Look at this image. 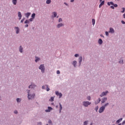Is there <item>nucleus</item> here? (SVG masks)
Wrapping results in <instances>:
<instances>
[{"mask_svg":"<svg viewBox=\"0 0 125 125\" xmlns=\"http://www.w3.org/2000/svg\"><path fill=\"white\" fill-rule=\"evenodd\" d=\"M28 93V99H33V98H35V93H32V92H30V90H27Z\"/></svg>","mask_w":125,"mask_h":125,"instance_id":"nucleus-1","label":"nucleus"},{"mask_svg":"<svg viewBox=\"0 0 125 125\" xmlns=\"http://www.w3.org/2000/svg\"><path fill=\"white\" fill-rule=\"evenodd\" d=\"M90 104H91V103L88 101L83 102V105L84 106V107H88L89 105H90Z\"/></svg>","mask_w":125,"mask_h":125,"instance_id":"nucleus-2","label":"nucleus"},{"mask_svg":"<svg viewBox=\"0 0 125 125\" xmlns=\"http://www.w3.org/2000/svg\"><path fill=\"white\" fill-rule=\"evenodd\" d=\"M39 69L40 70H41V72H42V73H44V65L43 64H41L40 65V66H39Z\"/></svg>","mask_w":125,"mask_h":125,"instance_id":"nucleus-3","label":"nucleus"},{"mask_svg":"<svg viewBox=\"0 0 125 125\" xmlns=\"http://www.w3.org/2000/svg\"><path fill=\"white\" fill-rule=\"evenodd\" d=\"M104 110H105V107L103 106L100 108L99 112L100 113H103V112L104 111Z\"/></svg>","mask_w":125,"mask_h":125,"instance_id":"nucleus-4","label":"nucleus"},{"mask_svg":"<svg viewBox=\"0 0 125 125\" xmlns=\"http://www.w3.org/2000/svg\"><path fill=\"white\" fill-rule=\"evenodd\" d=\"M56 94L57 96H59V98H61V97H62V93H59L58 91H56Z\"/></svg>","mask_w":125,"mask_h":125,"instance_id":"nucleus-5","label":"nucleus"},{"mask_svg":"<svg viewBox=\"0 0 125 125\" xmlns=\"http://www.w3.org/2000/svg\"><path fill=\"white\" fill-rule=\"evenodd\" d=\"M108 91H106L105 92H104L100 95L101 97H103V96H105L108 93Z\"/></svg>","mask_w":125,"mask_h":125,"instance_id":"nucleus-6","label":"nucleus"},{"mask_svg":"<svg viewBox=\"0 0 125 125\" xmlns=\"http://www.w3.org/2000/svg\"><path fill=\"white\" fill-rule=\"evenodd\" d=\"M104 3H105V1L103 0V1H101V2L99 6V8H101V7L102 6V5H104Z\"/></svg>","mask_w":125,"mask_h":125,"instance_id":"nucleus-7","label":"nucleus"},{"mask_svg":"<svg viewBox=\"0 0 125 125\" xmlns=\"http://www.w3.org/2000/svg\"><path fill=\"white\" fill-rule=\"evenodd\" d=\"M106 101H107V98H104L102 100V103H105V102H106Z\"/></svg>","mask_w":125,"mask_h":125,"instance_id":"nucleus-8","label":"nucleus"},{"mask_svg":"<svg viewBox=\"0 0 125 125\" xmlns=\"http://www.w3.org/2000/svg\"><path fill=\"white\" fill-rule=\"evenodd\" d=\"M82 61H83V57H80L79 58V64L80 65H81V63H82Z\"/></svg>","mask_w":125,"mask_h":125,"instance_id":"nucleus-9","label":"nucleus"},{"mask_svg":"<svg viewBox=\"0 0 125 125\" xmlns=\"http://www.w3.org/2000/svg\"><path fill=\"white\" fill-rule=\"evenodd\" d=\"M15 29H16V34H19L20 30L19 27H15Z\"/></svg>","mask_w":125,"mask_h":125,"instance_id":"nucleus-10","label":"nucleus"},{"mask_svg":"<svg viewBox=\"0 0 125 125\" xmlns=\"http://www.w3.org/2000/svg\"><path fill=\"white\" fill-rule=\"evenodd\" d=\"M18 17H19V20H21V17H22V15H21V12H18Z\"/></svg>","mask_w":125,"mask_h":125,"instance_id":"nucleus-11","label":"nucleus"},{"mask_svg":"<svg viewBox=\"0 0 125 125\" xmlns=\"http://www.w3.org/2000/svg\"><path fill=\"white\" fill-rule=\"evenodd\" d=\"M114 32H115V31L114 30V29H113V28H112V27H110L109 28V33H114Z\"/></svg>","mask_w":125,"mask_h":125,"instance_id":"nucleus-12","label":"nucleus"},{"mask_svg":"<svg viewBox=\"0 0 125 125\" xmlns=\"http://www.w3.org/2000/svg\"><path fill=\"white\" fill-rule=\"evenodd\" d=\"M35 87H36V85L34 84H31L29 86V88H35Z\"/></svg>","mask_w":125,"mask_h":125,"instance_id":"nucleus-13","label":"nucleus"},{"mask_svg":"<svg viewBox=\"0 0 125 125\" xmlns=\"http://www.w3.org/2000/svg\"><path fill=\"white\" fill-rule=\"evenodd\" d=\"M12 3H13L14 5H16V4L17 3V0H12Z\"/></svg>","mask_w":125,"mask_h":125,"instance_id":"nucleus-14","label":"nucleus"},{"mask_svg":"<svg viewBox=\"0 0 125 125\" xmlns=\"http://www.w3.org/2000/svg\"><path fill=\"white\" fill-rule=\"evenodd\" d=\"M25 17H27V18H29V17L30 16V15H31V13H27L25 14Z\"/></svg>","mask_w":125,"mask_h":125,"instance_id":"nucleus-15","label":"nucleus"},{"mask_svg":"<svg viewBox=\"0 0 125 125\" xmlns=\"http://www.w3.org/2000/svg\"><path fill=\"white\" fill-rule=\"evenodd\" d=\"M98 42H99V44H102V43H103V41H102V39H100L99 40Z\"/></svg>","mask_w":125,"mask_h":125,"instance_id":"nucleus-16","label":"nucleus"},{"mask_svg":"<svg viewBox=\"0 0 125 125\" xmlns=\"http://www.w3.org/2000/svg\"><path fill=\"white\" fill-rule=\"evenodd\" d=\"M51 110H52V108H51V107H48V109L46 110L45 111L46 112H50V111H51Z\"/></svg>","mask_w":125,"mask_h":125,"instance_id":"nucleus-17","label":"nucleus"},{"mask_svg":"<svg viewBox=\"0 0 125 125\" xmlns=\"http://www.w3.org/2000/svg\"><path fill=\"white\" fill-rule=\"evenodd\" d=\"M122 121H123V118H120V119H119L118 120H117L116 121V123L117 124H120V122H122Z\"/></svg>","mask_w":125,"mask_h":125,"instance_id":"nucleus-18","label":"nucleus"},{"mask_svg":"<svg viewBox=\"0 0 125 125\" xmlns=\"http://www.w3.org/2000/svg\"><path fill=\"white\" fill-rule=\"evenodd\" d=\"M19 50H20V52H21V53L23 52V48L22 47V46H20Z\"/></svg>","mask_w":125,"mask_h":125,"instance_id":"nucleus-19","label":"nucleus"},{"mask_svg":"<svg viewBox=\"0 0 125 125\" xmlns=\"http://www.w3.org/2000/svg\"><path fill=\"white\" fill-rule=\"evenodd\" d=\"M63 25V24L62 23H59L57 25V28H60V27H62Z\"/></svg>","mask_w":125,"mask_h":125,"instance_id":"nucleus-20","label":"nucleus"},{"mask_svg":"<svg viewBox=\"0 0 125 125\" xmlns=\"http://www.w3.org/2000/svg\"><path fill=\"white\" fill-rule=\"evenodd\" d=\"M45 86L46 87L47 91H49V90H50V89L48 87V85H45Z\"/></svg>","mask_w":125,"mask_h":125,"instance_id":"nucleus-21","label":"nucleus"},{"mask_svg":"<svg viewBox=\"0 0 125 125\" xmlns=\"http://www.w3.org/2000/svg\"><path fill=\"white\" fill-rule=\"evenodd\" d=\"M111 4L112 5H114V3L113 2H107V5H108L110 6V5H111Z\"/></svg>","mask_w":125,"mask_h":125,"instance_id":"nucleus-22","label":"nucleus"},{"mask_svg":"<svg viewBox=\"0 0 125 125\" xmlns=\"http://www.w3.org/2000/svg\"><path fill=\"white\" fill-rule=\"evenodd\" d=\"M60 104V113H61V110H62V105L61 104Z\"/></svg>","mask_w":125,"mask_h":125,"instance_id":"nucleus-23","label":"nucleus"},{"mask_svg":"<svg viewBox=\"0 0 125 125\" xmlns=\"http://www.w3.org/2000/svg\"><path fill=\"white\" fill-rule=\"evenodd\" d=\"M51 2V0H47L46 3L47 4H49Z\"/></svg>","mask_w":125,"mask_h":125,"instance_id":"nucleus-24","label":"nucleus"},{"mask_svg":"<svg viewBox=\"0 0 125 125\" xmlns=\"http://www.w3.org/2000/svg\"><path fill=\"white\" fill-rule=\"evenodd\" d=\"M53 14L54 15L53 17H56V16H57V13L55 12H53Z\"/></svg>","mask_w":125,"mask_h":125,"instance_id":"nucleus-25","label":"nucleus"},{"mask_svg":"<svg viewBox=\"0 0 125 125\" xmlns=\"http://www.w3.org/2000/svg\"><path fill=\"white\" fill-rule=\"evenodd\" d=\"M35 17H36V14L35 13L32 14L31 17L33 18V19H34Z\"/></svg>","mask_w":125,"mask_h":125,"instance_id":"nucleus-26","label":"nucleus"},{"mask_svg":"<svg viewBox=\"0 0 125 125\" xmlns=\"http://www.w3.org/2000/svg\"><path fill=\"white\" fill-rule=\"evenodd\" d=\"M108 105H109V103H106L105 104L104 106H103V107H104V109L106 107H107V106H108Z\"/></svg>","mask_w":125,"mask_h":125,"instance_id":"nucleus-27","label":"nucleus"},{"mask_svg":"<svg viewBox=\"0 0 125 125\" xmlns=\"http://www.w3.org/2000/svg\"><path fill=\"white\" fill-rule=\"evenodd\" d=\"M92 24H93V25L95 24V20L94 19H92Z\"/></svg>","mask_w":125,"mask_h":125,"instance_id":"nucleus-28","label":"nucleus"},{"mask_svg":"<svg viewBox=\"0 0 125 125\" xmlns=\"http://www.w3.org/2000/svg\"><path fill=\"white\" fill-rule=\"evenodd\" d=\"M73 65H74V67H76V65H77V61L73 62Z\"/></svg>","mask_w":125,"mask_h":125,"instance_id":"nucleus-29","label":"nucleus"},{"mask_svg":"<svg viewBox=\"0 0 125 125\" xmlns=\"http://www.w3.org/2000/svg\"><path fill=\"white\" fill-rule=\"evenodd\" d=\"M50 101H51V102L54 101V97H51Z\"/></svg>","mask_w":125,"mask_h":125,"instance_id":"nucleus-30","label":"nucleus"},{"mask_svg":"<svg viewBox=\"0 0 125 125\" xmlns=\"http://www.w3.org/2000/svg\"><path fill=\"white\" fill-rule=\"evenodd\" d=\"M25 24H28V23H30V21H28L27 20H26L25 21H24Z\"/></svg>","mask_w":125,"mask_h":125,"instance_id":"nucleus-31","label":"nucleus"},{"mask_svg":"<svg viewBox=\"0 0 125 125\" xmlns=\"http://www.w3.org/2000/svg\"><path fill=\"white\" fill-rule=\"evenodd\" d=\"M98 100H99V101L98 102H95L96 104H97L98 103H99L100 102V101H101V100L100 99V98H99Z\"/></svg>","mask_w":125,"mask_h":125,"instance_id":"nucleus-32","label":"nucleus"},{"mask_svg":"<svg viewBox=\"0 0 125 125\" xmlns=\"http://www.w3.org/2000/svg\"><path fill=\"white\" fill-rule=\"evenodd\" d=\"M39 61H40V58H36V60H35V62H37Z\"/></svg>","mask_w":125,"mask_h":125,"instance_id":"nucleus-33","label":"nucleus"},{"mask_svg":"<svg viewBox=\"0 0 125 125\" xmlns=\"http://www.w3.org/2000/svg\"><path fill=\"white\" fill-rule=\"evenodd\" d=\"M87 123H88V121H85V122H84L83 125H87Z\"/></svg>","mask_w":125,"mask_h":125,"instance_id":"nucleus-34","label":"nucleus"},{"mask_svg":"<svg viewBox=\"0 0 125 125\" xmlns=\"http://www.w3.org/2000/svg\"><path fill=\"white\" fill-rule=\"evenodd\" d=\"M17 102H20V101H21V99H20L19 98H17Z\"/></svg>","mask_w":125,"mask_h":125,"instance_id":"nucleus-35","label":"nucleus"},{"mask_svg":"<svg viewBox=\"0 0 125 125\" xmlns=\"http://www.w3.org/2000/svg\"><path fill=\"white\" fill-rule=\"evenodd\" d=\"M122 9H123V11H122L121 12L122 13H124L125 12V8H123Z\"/></svg>","mask_w":125,"mask_h":125,"instance_id":"nucleus-36","label":"nucleus"},{"mask_svg":"<svg viewBox=\"0 0 125 125\" xmlns=\"http://www.w3.org/2000/svg\"><path fill=\"white\" fill-rule=\"evenodd\" d=\"M87 100L90 101V99H91L90 96L87 97Z\"/></svg>","mask_w":125,"mask_h":125,"instance_id":"nucleus-37","label":"nucleus"},{"mask_svg":"<svg viewBox=\"0 0 125 125\" xmlns=\"http://www.w3.org/2000/svg\"><path fill=\"white\" fill-rule=\"evenodd\" d=\"M113 5H114V7H118V4H113Z\"/></svg>","mask_w":125,"mask_h":125,"instance_id":"nucleus-38","label":"nucleus"},{"mask_svg":"<svg viewBox=\"0 0 125 125\" xmlns=\"http://www.w3.org/2000/svg\"><path fill=\"white\" fill-rule=\"evenodd\" d=\"M25 20V19H23L22 20H21V23H23V22H24V21Z\"/></svg>","mask_w":125,"mask_h":125,"instance_id":"nucleus-39","label":"nucleus"},{"mask_svg":"<svg viewBox=\"0 0 125 125\" xmlns=\"http://www.w3.org/2000/svg\"><path fill=\"white\" fill-rule=\"evenodd\" d=\"M105 35H106V36H108L109 35V33H108V32L106 31L105 32Z\"/></svg>","mask_w":125,"mask_h":125,"instance_id":"nucleus-40","label":"nucleus"},{"mask_svg":"<svg viewBox=\"0 0 125 125\" xmlns=\"http://www.w3.org/2000/svg\"><path fill=\"white\" fill-rule=\"evenodd\" d=\"M57 74H58V75H59V74H60V71L59 70L57 71Z\"/></svg>","mask_w":125,"mask_h":125,"instance_id":"nucleus-41","label":"nucleus"},{"mask_svg":"<svg viewBox=\"0 0 125 125\" xmlns=\"http://www.w3.org/2000/svg\"><path fill=\"white\" fill-rule=\"evenodd\" d=\"M59 22H62V19L61 18L59 19Z\"/></svg>","mask_w":125,"mask_h":125,"instance_id":"nucleus-42","label":"nucleus"},{"mask_svg":"<svg viewBox=\"0 0 125 125\" xmlns=\"http://www.w3.org/2000/svg\"><path fill=\"white\" fill-rule=\"evenodd\" d=\"M79 57V54H76L75 55V57Z\"/></svg>","mask_w":125,"mask_h":125,"instance_id":"nucleus-43","label":"nucleus"},{"mask_svg":"<svg viewBox=\"0 0 125 125\" xmlns=\"http://www.w3.org/2000/svg\"><path fill=\"white\" fill-rule=\"evenodd\" d=\"M34 19H33V18H30V19H29V21H30V22H32V21H33V20Z\"/></svg>","mask_w":125,"mask_h":125,"instance_id":"nucleus-44","label":"nucleus"},{"mask_svg":"<svg viewBox=\"0 0 125 125\" xmlns=\"http://www.w3.org/2000/svg\"><path fill=\"white\" fill-rule=\"evenodd\" d=\"M121 23H122V24H125V22L124 21H122Z\"/></svg>","mask_w":125,"mask_h":125,"instance_id":"nucleus-45","label":"nucleus"},{"mask_svg":"<svg viewBox=\"0 0 125 125\" xmlns=\"http://www.w3.org/2000/svg\"><path fill=\"white\" fill-rule=\"evenodd\" d=\"M14 113H15V114H18V112L17 111V110H15L14 111Z\"/></svg>","mask_w":125,"mask_h":125,"instance_id":"nucleus-46","label":"nucleus"},{"mask_svg":"<svg viewBox=\"0 0 125 125\" xmlns=\"http://www.w3.org/2000/svg\"><path fill=\"white\" fill-rule=\"evenodd\" d=\"M119 63H124V60L119 61Z\"/></svg>","mask_w":125,"mask_h":125,"instance_id":"nucleus-47","label":"nucleus"},{"mask_svg":"<svg viewBox=\"0 0 125 125\" xmlns=\"http://www.w3.org/2000/svg\"><path fill=\"white\" fill-rule=\"evenodd\" d=\"M49 124H51V125L52 124V122L51 120H49Z\"/></svg>","mask_w":125,"mask_h":125,"instance_id":"nucleus-48","label":"nucleus"},{"mask_svg":"<svg viewBox=\"0 0 125 125\" xmlns=\"http://www.w3.org/2000/svg\"><path fill=\"white\" fill-rule=\"evenodd\" d=\"M111 8H112V9H114L115 8V7H114V6H111Z\"/></svg>","mask_w":125,"mask_h":125,"instance_id":"nucleus-49","label":"nucleus"},{"mask_svg":"<svg viewBox=\"0 0 125 125\" xmlns=\"http://www.w3.org/2000/svg\"><path fill=\"white\" fill-rule=\"evenodd\" d=\"M45 88V86H42V89H44Z\"/></svg>","mask_w":125,"mask_h":125,"instance_id":"nucleus-50","label":"nucleus"},{"mask_svg":"<svg viewBox=\"0 0 125 125\" xmlns=\"http://www.w3.org/2000/svg\"><path fill=\"white\" fill-rule=\"evenodd\" d=\"M28 24H26L25 25V28H27V27H28Z\"/></svg>","mask_w":125,"mask_h":125,"instance_id":"nucleus-51","label":"nucleus"},{"mask_svg":"<svg viewBox=\"0 0 125 125\" xmlns=\"http://www.w3.org/2000/svg\"><path fill=\"white\" fill-rule=\"evenodd\" d=\"M125 121H123L122 123V125H125Z\"/></svg>","mask_w":125,"mask_h":125,"instance_id":"nucleus-52","label":"nucleus"},{"mask_svg":"<svg viewBox=\"0 0 125 125\" xmlns=\"http://www.w3.org/2000/svg\"><path fill=\"white\" fill-rule=\"evenodd\" d=\"M74 0H70L71 2H74Z\"/></svg>","mask_w":125,"mask_h":125,"instance_id":"nucleus-53","label":"nucleus"},{"mask_svg":"<svg viewBox=\"0 0 125 125\" xmlns=\"http://www.w3.org/2000/svg\"><path fill=\"white\" fill-rule=\"evenodd\" d=\"M96 111H97V110H98V107L96 108Z\"/></svg>","mask_w":125,"mask_h":125,"instance_id":"nucleus-54","label":"nucleus"},{"mask_svg":"<svg viewBox=\"0 0 125 125\" xmlns=\"http://www.w3.org/2000/svg\"><path fill=\"white\" fill-rule=\"evenodd\" d=\"M102 1V0H100V2H101Z\"/></svg>","mask_w":125,"mask_h":125,"instance_id":"nucleus-55","label":"nucleus"},{"mask_svg":"<svg viewBox=\"0 0 125 125\" xmlns=\"http://www.w3.org/2000/svg\"><path fill=\"white\" fill-rule=\"evenodd\" d=\"M101 37H103V35H101Z\"/></svg>","mask_w":125,"mask_h":125,"instance_id":"nucleus-56","label":"nucleus"},{"mask_svg":"<svg viewBox=\"0 0 125 125\" xmlns=\"http://www.w3.org/2000/svg\"><path fill=\"white\" fill-rule=\"evenodd\" d=\"M64 4H66V5H67V3H64Z\"/></svg>","mask_w":125,"mask_h":125,"instance_id":"nucleus-57","label":"nucleus"},{"mask_svg":"<svg viewBox=\"0 0 125 125\" xmlns=\"http://www.w3.org/2000/svg\"><path fill=\"white\" fill-rule=\"evenodd\" d=\"M90 125H92V124H91Z\"/></svg>","mask_w":125,"mask_h":125,"instance_id":"nucleus-58","label":"nucleus"},{"mask_svg":"<svg viewBox=\"0 0 125 125\" xmlns=\"http://www.w3.org/2000/svg\"><path fill=\"white\" fill-rule=\"evenodd\" d=\"M57 18H58V16L57 17Z\"/></svg>","mask_w":125,"mask_h":125,"instance_id":"nucleus-59","label":"nucleus"},{"mask_svg":"<svg viewBox=\"0 0 125 125\" xmlns=\"http://www.w3.org/2000/svg\"><path fill=\"white\" fill-rule=\"evenodd\" d=\"M46 125H48V124H47Z\"/></svg>","mask_w":125,"mask_h":125,"instance_id":"nucleus-60","label":"nucleus"}]
</instances>
